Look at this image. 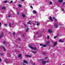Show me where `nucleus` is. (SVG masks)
Returning a JSON list of instances; mask_svg holds the SVG:
<instances>
[{"label": "nucleus", "instance_id": "obj_29", "mask_svg": "<svg viewBox=\"0 0 65 65\" xmlns=\"http://www.w3.org/2000/svg\"><path fill=\"white\" fill-rule=\"evenodd\" d=\"M30 62L31 64H32L33 63V61H30Z\"/></svg>", "mask_w": 65, "mask_h": 65}, {"label": "nucleus", "instance_id": "obj_28", "mask_svg": "<svg viewBox=\"0 0 65 65\" xmlns=\"http://www.w3.org/2000/svg\"><path fill=\"white\" fill-rule=\"evenodd\" d=\"M4 25L5 26V27H7V24H5Z\"/></svg>", "mask_w": 65, "mask_h": 65}, {"label": "nucleus", "instance_id": "obj_34", "mask_svg": "<svg viewBox=\"0 0 65 65\" xmlns=\"http://www.w3.org/2000/svg\"><path fill=\"white\" fill-rule=\"evenodd\" d=\"M5 62H6H6H7V60H6V59H5Z\"/></svg>", "mask_w": 65, "mask_h": 65}, {"label": "nucleus", "instance_id": "obj_37", "mask_svg": "<svg viewBox=\"0 0 65 65\" xmlns=\"http://www.w3.org/2000/svg\"><path fill=\"white\" fill-rule=\"evenodd\" d=\"M49 4H52V2H50Z\"/></svg>", "mask_w": 65, "mask_h": 65}, {"label": "nucleus", "instance_id": "obj_1", "mask_svg": "<svg viewBox=\"0 0 65 65\" xmlns=\"http://www.w3.org/2000/svg\"><path fill=\"white\" fill-rule=\"evenodd\" d=\"M29 47H30V48H31V49H32V50H37V48L35 47H32L30 46V45H29Z\"/></svg>", "mask_w": 65, "mask_h": 65}, {"label": "nucleus", "instance_id": "obj_52", "mask_svg": "<svg viewBox=\"0 0 65 65\" xmlns=\"http://www.w3.org/2000/svg\"><path fill=\"white\" fill-rule=\"evenodd\" d=\"M47 57H45V59H47ZM45 59H43V60H45Z\"/></svg>", "mask_w": 65, "mask_h": 65}, {"label": "nucleus", "instance_id": "obj_61", "mask_svg": "<svg viewBox=\"0 0 65 65\" xmlns=\"http://www.w3.org/2000/svg\"><path fill=\"white\" fill-rule=\"evenodd\" d=\"M32 24H33V25H35V23H34V24H33V23H32Z\"/></svg>", "mask_w": 65, "mask_h": 65}, {"label": "nucleus", "instance_id": "obj_13", "mask_svg": "<svg viewBox=\"0 0 65 65\" xmlns=\"http://www.w3.org/2000/svg\"><path fill=\"white\" fill-rule=\"evenodd\" d=\"M28 24H31V21H30L29 22H28Z\"/></svg>", "mask_w": 65, "mask_h": 65}, {"label": "nucleus", "instance_id": "obj_30", "mask_svg": "<svg viewBox=\"0 0 65 65\" xmlns=\"http://www.w3.org/2000/svg\"><path fill=\"white\" fill-rule=\"evenodd\" d=\"M25 57H29V55H25Z\"/></svg>", "mask_w": 65, "mask_h": 65}, {"label": "nucleus", "instance_id": "obj_8", "mask_svg": "<svg viewBox=\"0 0 65 65\" xmlns=\"http://www.w3.org/2000/svg\"><path fill=\"white\" fill-rule=\"evenodd\" d=\"M46 44L47 45H48V44H50V42L49 41L46 42Z\"/></svg>", "mask_w": 65, "mask_h": 65}, {"label": "nucleus", "instance_id": "obj_49", "mask_svg": "<svg viewBox=\"0 0 65 65\" xmlns=\"http://www.w3.org/2000/svg\"><path fill=\"white\" fill-rule=\"evenodd\" d=\"M28 57H29V58H31V56L30 55H29Z\"/></svg>", "mask_w": 65, "mask_h": 65}, {"label": "nucleus", "instance_id": "obj_17", "mask_svg": "<svg viewBox=\"0 0 65 65\" xmlns=\"http://www.w3.org/2000/svg\"><path fill=\"white\" fill-rule=\"evenodd\" d=\"M39 24H40V23H39V22H37V26H39Z\"/></svg>", "mask_w": 65, "mask_h": 65}, {"label": "nucleus", "instance_id": "obj_10", "mask_svg": "<svg viewBox=\"0 0 65 65\" xmlns=\"http://www.w3.org/2000/svg\"><path fill=\"white\" fill-rule=\"evenodd\" d=\"M53 19H54V20H55V21H57V19H56V18H55V17H53Z\"/></svg>", "mask_w": 65, "mask_h": 65}, {"label": "nucleus", "instance_id": "obj_58", "mask_svg": "<svg viewBox=\"0 0 65 65\" xmlns=\"http://www.w3.org/2000/svg\"><path fill=\"white\" fill-rule=\"evenodd\" d=\"M14 3H16V1H15L14 2Z\"/></svg>", "mask_w": 65, "mask_h": 65}, {"label": "nucleus", "instance_id": "obj_56", "mask_svg": "<svg viewBox=\"0 0 65 65\" xmlns=\"http://www.w3.org/2000/svg\"><path fill=\"white\" fill-rule=\"evenodd\" d=\"M61 42H63V41L61 40Z\"/></svg>", "mask_w": 65, "mask_h": 65}, {"label": "nucleus", "instance_id": "obj_14", "mask_svg": "<svg viewBox=\"0 0 65 65\" xmlns=\"http://www.w3.org/2000/svg\"><path fill=\"white\" fill-rule=\"evenodd\" d=\"M2 9H4V10H5V9H6V8L4 7H3L2 8Z\"/></svg>", "mask_w": 65, "mask_h": 65}, {"label": "nucleus", "instance_id": "obj_38", "mask_svg": "<svg viewBox=\"0 0 65 65\" xmlns=\"http://www.w3.org/2000/svg\"><path fill=\"white\" fill-rule=\"evenodd\" d=\"M13 35H15V33L14 32L13 33Z\"/></svg>", "mask_w": 65, "mask_h": 65}, {"label": "nucleus", "instance_id": "obj_51", "mask_svg": "<svg viewBox=\"0 0 65 65\" xmlns=\"http://www.w3.org/2000/svg\"><path fill=\"white\" fill-rule=\"evenodd\" d=\"M62 11H64V9H62Z\"/></svg>", "mask_w": 65, "mask_h": 65}, {"label": "nucleus", "instance_id": "obj_5", "mask_svg": "<svg viewBox=\"0 0 65 65\" xmlns=\"http://www.w3.org/2000/svg\"><path fill=\"white\" fill-rule=\"evenodd\" d=\"M49 33H52V32H53V31H52V30H51V29H49L48 31Z\"/></svg>", "mask_w": 65, "mask_h": 65}, {"label": "nucleus", "instance_id": "obj_26", "mask_svg": "<svg viewBox=\"0 0 65 65\" xmlns=\"http://www.w3.org/2000/svg\"><path fill=\"white\" fill-rule=\"evenodd\" d=\"M9 27H11V23H10L9 24Z\"/></svg>", "mask_w": 65, "mask_h": 65}, {"label": "nucleus", "instance_id": "obj_20", "mask_svg": "<svg viewBox=\"0 0 65 65\" xmlns=\"http://www.w3.org/2000/svg\"><path fill=\"white\" fill-rule=\"evenodd\" d=\"M19 7H22V5L20 4L19 5Z\"/></svg>", "mask_w": 65, "mask_h": 65}, {"label": "nucleus", "instance_id": "obj_2", "mask_svg": "<svg viewBox=\"0 0 65 65\" xmlns=\"http://www.w3.org/2000/svg\"><path fill=\"white\" fill-rule=\"evenodd\" d=\"M42 63L43 65H45L46 64V61L45 60H43L42 61Z\"/></svg>", "mask_w": 65, "mask_h": 65}, {"label": "nucleus", "instance_id": "obj_46", "mask_svg": "<svg viewBox=\"0 0 65 65\" xmlns=\"http://www.w3.org/2000/svg\"><path fill=\"white\" fill-rule=\"evenodd\" d=\"M15 46H17V47H18V45H17V44H16L15 45Z\"/></svg>", "mask_w": 65, "mask_h": 65}, {"label": "nucleus", "instance_id": "obj_59", "mask_svg": "<svg viewBox=\"0 0 65 65\" xmlns=\"http://www.w3.org/2000/svg\"><path fill=\"white\" fill-rule=\"evenodd\" d=\"M38 32H37V33H36V34H38Z\"/></svg>", "mask_w": 65, "mask_h": 65}, {"label": "nucleus", "instance_id": "obj_57", "mask_svg": "<svg viewBox=\"0 0 65 65\" xmlns=\"http://www.w3.org/2000/svg\"><path fill=\"white\" fill-rule=\"evenodd\" d=\"M1 23L0 22V26H1Z\"/></svg>", "mask_w": 65, "mask_h": 65}, {"label": "nucleus", "instance_id": "obj_9", "mask_svg": "<svg viewBox=\"0 0 65 65\" xmlns=\"http://www.w3.org/2000/svg\"><path fill=\"white\" fill-rule=\"evenodd\" d=\"M49 18L51 21H53V20L52 19V17H50Z\"/></svg>", "mask_w": 65, "mask_h": 65}, {"label": "nucleus", "instance_id": "obj_15", "mask_svg": "<svg viewBox=\"0 0 65 65\" xmlns=\"http://www.w3.org/2000/svg\"><path fill=\"white\" fill-rule=\"evenodd\" d=\"M22 17L23 18H25V15L24 14H23L22 15Z\"/></svg>", "mask_w": 65, "mask_h": 65}, {"label": "nucleus", "instance_id": "obj_6", "mask_svg": "<svg viewBox=\"0 0 65 65\" xmlns=\"http://www.w3.org/2000/svg\"><path fill=\"white\" fill-rule=\"evenodd\" d=\"M23 62L24 63H26V64H28V62H27V61L25 60H23Z\"/></svg>", "mask_w": 65, "mask_h": 65}, {"label": "nucleus", "instance_id": "obj_55", "mask_svg": "<svg viewBox=\"0 0 65 65\" xmlns=\"http://www.w3.org/2000/svg\"><path fill=\"white\" fill-rule=\"evenodd\" d=\"M0 62H1V59H0Z\"/></svg>", "mask_w": 65, "mask_h": 65}, {"label": "nucleus", "instance_id": "obj_22", "mask_svg": "<svg viewBox=\"0 0 65 65\" xmlns=\"http://www.w3.org/2000/svg\"><path fill=\"white\" fill-rule=\"evenodd\" d=\"M29 30V28H27L26 29V32H28V31Z\"/></svg>", "mask_w": 65, "mask_h": 65}, {"label": "nucleus", "instance_id": "obj_45", "mask_svg": "<svg viewBox=\"0 0 65 65\" xmlns=\"http://www.w3.org/2000/svg\"><path fill=\"white\" fill-rule=\"evenodd\" d=\"M25 1V0H21L22 2H23V1Z\"/></svg>", "mask_w": 65, "mask_h": 65}, {"label": "nucleus", "instance_id": "obj_43", "mask_svg": "<svg viewBox=\"0 0 65 65\" xmlns=\"http://www.w3.org/2000/svg\"><path fill=\"white\" fill-rule=\"evenodd\" d=\"M0 55H3V53H0Z\"/></svg>", "mask_w": 65, "mask_h": 65}, {"label": "nucleus", "instance_id": "obj_60", "mask_svg": "<svg viewBox=\"0 0 65 65\" xmlns=\"http://www.w3.org/2000/svg\"><path fill=\"white\" fill-rule=\"evenodd\" d=\"M24 26H26L27 25H26L25 24Z\"/></svg>", "mask_w": 65, "mask_h": 65}, {"label": "nucleus", "instance_id": "obj_53", "mask_svg": "<svg viewBox=\"0 0 65 65\" xmlns=\"http://www.w3.org/2000/svg\"><path fill=\"white\" fill-rule=\"evenodd\" d=\"M46 62H47V63H48V62H49V61H47Z\"/></svg>", "mask_w": 65, "mask_h": 65}, {"label": "nucleus", "instance_id": "obj_4", "mask_svg": "<svg viewBox=\"0 0 65 65\" xmlns=\"http://www.w3.org/2000/svg\"><path fill=\"white\" fill-rule=\"evenodd\" d=\"M53 44L54 45L53 46V47H54V46H56V45H57V43L56 42H55L53 43Z\"/></svg>", "mask_w": 65, "mask_h": 65}, {"label": "nucleus", "instance_id": "obj_50", "mask_svg": "<svg viewBox=\"0 0 65 65\" xmlns=\"http://www.w3.org/2000/svg\"><path fill=\"white\" fill-rule=\"evenodd\" d=\"M43 60V59H40V60H39V61H41L42 60Z\"/></svg>", "mask_w": 65, "mask_h": 65}, {"label": "nucleus", "instance_id": "obj_63", "mask_svg": "<svg viewBox=\"0 0 65 65\" xmlns=\"http://www.w3.org/2000/svg\"><path fill=\"white\" fill-rule=\"evenodd\" d=\"M59 65H61V63H60V64Z\"/></svg>", "mask_w": 65, "mask_h": 65}, {"label": "nucleus", "instance_id": "obj_25", "mask_svg": "<svg viewBox=\"0 0 65 65\" xmlns=\"http://www.w3.org/2000/svg\"><path fill=\"white\" fill-rule=\"evenodd\" d=\"M32 52L33 53H36V51H34L33 52Z\"/></svg>", "mask_w": 65, "mask_h": 65}, {"label": "nucleus", "instance_id": "obj_41", "mask_svg": "<svg viewBox=\"0 0 65 65\" xmlns=\"http://www.w3.org/2000/svg\"><path fill=\"white\" fill-rule=\"evenodd\" d=\"M22 36H23V37H25V36L24 35H22Z\"/></svg>", "mask_w": 65, "mask_h": 65}, {"label": "nucleus", "instance_id": "obj_44", "mask_svg": "<svg viewBox=\"0 0 65 65\" xmlns=\"http://www.w3.org/2000/svg\"><path fill=\"white\" fill-rule=\"evenodd\" d=\"M59 41H60V42H61V41H62V40H61V39H60L59 40Z\"/></svg>", "mask_w": 65, "mask_h": 65}, {"label": "nucleus", "instance_id": "obj_21", "mask_svg": "<svg viewBox=\"0 0 65 65\" xmlns=\"http://www.w3.org/2000/svg\"><path fill=\"white\" fill-rule=\"evenodd\" d=\"M58 37V36H55L54 37V39H56V38H57V37Z\"/></svg>", "mask_w": 65, "mask_h": 65}, {"label": "nucleus", "instance_id": "obj_32", "mask_svg": "<svg viewBox=\"0 0 65 65\" xmlns=\"http://www.w3.org/2000/svg\"><path fill=\"white\" fill-rule=\"evenodd\" d=\"M47 39H49V38H50V36H47Z\"/></svg>", "mask_w": 65, "mask_h": 65}, {"label": "nucleus", "instance_id": "obj_16", "mask_svg": "<svg viewBox=\"0 0 65 65\" xmlns=\"http://www.w3.org/2000/svg\"><path fill=\"white\" fill-rule=\"evenodd\" d=\"M8 1L7 0L5 1H4V2L5 3H7V2Z\"/></svg>", "mask_w": 65, "mask_h": 65}, {"label": "nucleus", "instance_id": "obj_36", "mask_svg": "<svg viewBox=\"0 0 65 65\" xmlns=\"http://www.w3.org/2000/svg\"><path fill=\"white\" fill-rule=\"evenodd\" d=\"M11 3H12L13 2V1H10Z\"/></svg>", "mask_w": 65, "mask_h": 65}, {"label": "nucleus", "instance_id": "obj_27", "mask_svg": "<svg viewBox=\"0 0 65 65\" xmlns=\"http://www.w3.org/2000/svg\"><path fill=\"white\" fill-rule=\"evenodd\" d=\"M43 44H40V46H43Z\"/></svg>", "mask_w": 65, "mask_h": 65}, {"label": "nucleus", "instance_id": "obj_31", "mask_svg": "<svg viewBox=\"0 0 65 65\" xmlns=\"http://www.w3.org/2000/svg\"><path fill=\"white\" fill-rule=\"evenodd\" d=\"M46 54L45 52H44L43 53V54L44 55H46Z\"/></svg>", "mask_w": 65, "mask_h": 65}, {"label": "nucleus", "instance_id": "obj_24", "mask_svg": "<svg viewBox=\"0 0 65 65\" xmlns=\"http://www.w3.org/2000/svg\"><path fill=\"white\" fill-rule=\"evenodd\" d=\"M3 36V35H1L0 36V38H1V37H2Z\"/></svg>", "mask_w": 65, "mask_h": 65}, {"label": "nucleus", "instance_id": "obj_11", "mask_svg": "<svg viewBox=\"0 0 65 65\" xmlns=\"http://www.w3.org/2000/svg\"><path fill=\"white\" fill-rule=\"evenodd\" d=\"M63 1V0H59L58 2L61 3V2H62Z\"/></svg>", "mask_w": 65, "mask_h": 65}, {"label": "nucleus", "instance_id": "obj_18", "mask_svg": "<svg viewBox=\"0 0 65 65\" xmlns=\"http://www.w3.org/2000/svg\"><path fill=\"white\" fill-rule=\"evenodd\" d=\"M46 45L45 44H43V47H46Z\"/></svg>", "mask_w": 65, "mask_h": 65}, {"label": "nucleus", "instance_id": "obj_39", "mask_svg": "<svg viewBox=\"0 0 65 65\" xmlns=\"http://www.w3.org/2000/svg\"><path fill=\"white\" fill-rule=\"evenodd\" d=\"M30 7H31V8H33V7H32V6H30Z\"/></svg>", "mask_w": 65, "mask_h": 65}, {"label": "nucleus", "instance_id": "obj_35", "mask_svg": "<svg viewBox=\"0 0 65 65\" xmlns=\"http://www.w3.org/2000/svg\"><path fill=\"white\" fill-rule=\"evenodd\" d=\"M3 35H4V33L3 32H2V35H3Z\"/></svg>", "mask_w": 65, "mask_h": 65}, {"label": "nucleus", "instance_id": "obj_64", "mask_svg": "<svg viewBox=\"0 0 65 65\" xmlns=\"http://www.w3.org/2000/svg\"><path fill=\"white\" fill-rule=\"evenodd\" d=\"M49 49H51V47H50L49 48Z\"/></svg>", "mask_w": 65, "mask_h": 65}, {"label": "nucleus", "instance_id": "obj_12", "mask_svg": "<svg viewBox=\"0 0 65 65\" xmlns=\"http://www.w3.org/2000/svg\"><path fill=\"white\" fill-rule=\"evenodd\" d=\"M33 12L34 14L36 13V11H35V10H34L33 11Z\"/></svg>", "mask_w": 65, "mask_h": 65}, {"label": "nucleus", "instance_id": "obj_19", "mask_svg": "<svg viewBox=\"0 0 65 65\" xmlns=\"http://www.w3.org/2000/svg\"><path fill=\"white\" fill-rule=\"evenodd\" d=\"M21 56H22L21 54H19L18 55V57H19V58L21 57Z\"/></svg>", "mask_w": 65, "mask_h": 65}, {"label": "nucleus", "instance_id": "obj_47", "mask_svg": "<svg viewBox=\"0 0 65 65\" xmlns=\"http://www.w3.org/2000/svg\"><path fill=\"white\" fill-rule=\"evenodd\" d=\"M8 17L9 18H10V15H8Z\"/></svg>", "mask_w": 65, "mask_h": 65}, {"label": "nucleus", "instance_id": "obj_42", "mask_svg": "<svg viewBox=\"0 0 65 65\" xmlns=\"http://www.w3.org/2000/svg\"><path fill=\"white\" fill-rule=\"evenodd\" d=\"M15 52H18V51L17 50H15Z\"/></svg>", "mask_w": 65, "mask_h": 65}, {"label": "nucleus", "instance_id": "obj_23", "mask_svg": "<svg viewBox=\"0 0 65 65\" xmlns=\"http://www.w3.org/2000/svg\"><path fill=\"white\" fill-rule=\"evenodd\" d=\"M3 43H4V44H5V43H6V41H4L3 42Z\"/></svg>", "mask_w": 65, "mask_h": 65}, {"label": "nucleus", "instance_id": "obj_3", "mask_svg": "<svg viewBox=\"0 0 65 65\" xmlns=\"http://www.w3.org/2000/svg\"><path fill=\"white\" fill-rule=\"evenodd\" d=\"M54 26L55 28H57L58 27V26L56 24H54Z\"/></svg>", "mask_w": 65, "mask_h": 65}, {"label": "nucleus", "instance_id": "obj_7", "mask_svg": "<svg viewBox=\"0 0 65 65\" xmlns=\"http://www.w3.org/2000/svg\"><path fill=\"white\" fill-rule=\"evenodd\" d=\"M2 47L4 51H5V48H4V47L3 46H2Z\"/></svg>", "mask_w": 65, "mask_h": 65}, {"label": "nucleus", "instance_id": "obj_62", "mask_svg": "<svg viewBox=\"0 0 65 65\" xmlns=\"http://www.w3.org/2000/svg\"><path fill=\"white\" fill-rule=\"evenodd\" d=\"M7 55H9V53H7Z\"/></svg>", "mask_w": 65, "mask_h": 65}, {"label": "nucleus", "instance_id": "obj_40", "mask_svg": "<svg viewBox=\"0 0 65 65\" xmlns=\"http://www.w3.org/2000/svg\"><path fill=\"white\" fill-rule=\"evenodd\" d=\"M18 40H19V41H20L21 40L20 39H18Z\"/></svg>", "mask_w": 65, "mask_h": 65}, {"label": "nucleus", "instance_id": "obj_54", "mask_svg": "<svg viewBox=\"0 0 65 65\" xmlns=\"http://www.w3.org/2000/svg\"><path fill=\"white\" fill-rule=\"evenodd\" d=\"M33 65H35V63H33Z\"/></svg>", "mask_w": 65, "mask_h": 65}, {"label": "nucleus", "instance_id": "obj_33", "mask_svg": "<svg viewBox=\"0 0 65 65\" xmlns=\"http://www.w3.org/2000/svg\"><path fill=\"white\" fill-rule=\"evenodd\" d=\"M65 4V2H64L63 3H62V5H64Z\"/></svg>", "mask_w": 65, "mask_h": 65}, {"label": "nucleus", "instance_id": "obj_48", "mask_svg": "<svg viewBox=\"0 0 65 65\" xmlns=\"http://www.w3.org/2000/svg\"><path fill=\"white\" fill-rule=\"evenodd\" d=\"M17 14H18V15H19V12H18L17 13Z\"/></svg>", "mask_w": 65, "mask_h": 65}]
</instances>
